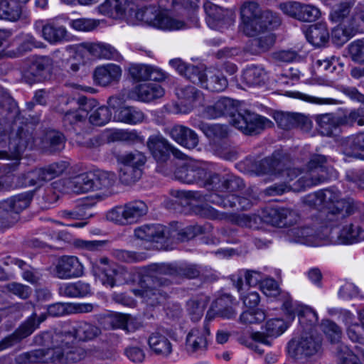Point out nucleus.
I'll list each match as a JSON object with an SVG mask.
<instances>
[{
  "mask_svg": "<svg viewBox=\"0 0 364 364\" xmlns=\"http://www.w3.org/2000/svg\"><path fill=\"white\" fill-rule=\"evenodd\" d=\"M65 137L61 132L55 130H47V154L60 153L65 147Z\"/></svg>",
  "mask_w": 364,
  "mask_h": 364,
  "instance_id": "nucleus-57",
  "label": "nucleus"
},
{
  "mask_svg": "<svg viewBox=\"0 0 364 364\" xmlns=\"http://www.w3.org/2000/svg\"><path fill=\"white\" fill-rule=\"evenodd\" d=\"M318 124V131L323 136H331L333 135L341 124V115L333 113L320 114L316 117Z\"/></svg>",
  "mask_w": 364,
  "mask_h": 364,
  "instance_id": "nucleus-36",
  "label": "nucleus"
},
{
  "mask_svg": "<svg viewBox=\"0 0 364 364\" xmlns=\"http://www.w3.org/2000/svg\"><path fill=\"white\" fill-rule=\"evenodd\" d=\"M93 310L92 304L55 303L47 306V315L62 316L65 314L89 313Z\"/></svg>",
  "mask_w": 364,
  "mask_h": 364,
  "instance_id": "nucleus-30",
  "label": "nucleus"
},
{
  "mask_svg": "<svg viewBox=\"0 0 364 364\" xmlns=\"http://www.w3.org/2000/svg\"><path fill=\"white\" fill-rule=\"evenodd\" d=\"M208 323L191 329L186 338V350L188 353L204 351L208 347V338L210 336Z\"/></svg>",
  "mask_w": 364,
  "mask_h": 364,
  "instance_id": "nucleus-22",
  "label": "nucleus"
},
{
  "mask_svg": "<svg viewBox=\"0 0 364 364\" xmlns=\"http://www.w3.org/2000/svg\"><path fill=\"white\" fill-rule=\"evenodd\" d=\"M80 46L96 58L117 59L119 57L117 50L109 44L82 43Z\"/></svg>",
  "mask_w": 364,
  "mask_h": 364,
  "instance_id": "nucleus-45",
  "label": "nucleus"
},
{
  "mask_svg": "<svg viewBox=\"0 0 364 364\" xmlns=\"http://www.w3.org/2000/svg\"><path fill=\"white\" fill-rule=\"evenodd\" d=\"M46 179V169L43 168L21 173L18 177L17 183L21 186H41Z\"/></svg>",
  "mask_w": 364,
  "mask_h": 364,
  "instance_id": "nucleus-52",
  "label": "nucleus"
},
{
  "mask_svg": "<svg viewBox=\"0 0 364 364\" xmlns=\"http://www.w3.org/2000/svg\"><path fill=\"white\" fill-rule=\"evenodd\" d=\"M90 173H84L64 181L66 191L83 193L92 191Z\"/></svg>",
  "mask_w": 364,
  "mask_h": 364,
  "instance_id": "nucleus-39",
  "label": "nucleus"
},
{
  "mask_svg": "<svg viewBox=\"0 0 364 364\" xmlns=\"http://www.w3.org/2000/svg\"><path fill=\"white\" fill-rule=\"evenodd\" d=\"M280 23V18L277 14L270 10L262 11L257 25H255L256 35L266 29L277 27Z\"/></svg>",
  "mask_w": 364,
  "mask_h": 364,
  "instance_id": "nucleus-56",
  "label": "nucleus"
},
{
  "mask_svg": "<svg viewBox=\"0 0 364 364\" xmlns=\"http://www.w3.org/2000/svg\"><path fill=\"white\" fill-rule=\"evenodd\" d=\"M200 87L211 92H221L228 87V80L218 70H206Z\"/></svg>",
  "mask_w": 364,
  "mask_h": 364,
  "instance_id": "nucleus-40",
  "label": "nucleus"
},
{
  "mask_svg": "<svg viewBox=\"0 0 364 364\" xmlns=\"http://www.w3.org/2000/svg\"><path fill=\"white\" fill-rule=\"evenodd\" d=\"M153 269L160 276H168L173 279H196L200 276V269L194 264L175 265L172 264H154Z\"/></svg>",
  "mask_w": 364,
  "mask_h": 364,
  "instance_id": "nucleus-18",
  "label": "nucleus"
},
{
  "mask_svg": "<svg viewBox=\"0 0 364 364\" xmlns=\"http://www.w3.org/2000/svg\"><path fill=\"white\" fill-rule=\"evenodd\" d=\"M348 50L353 61L364 64V38L351 42L348 45Z\"/></svg>",
  "mask_w": 364,
  "mask_h": 364,
  "instance_id": "nucleus-64",
  "label": "nucleus"
},
{
  "mask_svg": "<svg viewBox=\"0 0 364 364\" xmlns=\"http://www.w3.org/2000/svg\"><path fill=\"white\" fill-rule=\"evenodd\" d=\"M147 146L153 157L159 163L166 162L172 153L177 158H181L182 153L172 147L165 139L160 136H151L147 141Z\"/></svg>",
  "mask_w": 364,
  "mask_h": 364,
  "instance_id": "nucleus-24",
  "label": "nucleus"
},
{
  "mask_svg": "<svg viewBox=\"0 0 364 364\" xmlns=\"http://www.w3.org/2000/svg\"><path fill=\"white\" fill-rule=\"evenodd\" d=\"M60 103L63 105L70 104L77 105L78 107L75 110H68L63 107H60L58 111L65 112L63 118L65 126L68 124L71 126L74 129H82L86 124L87 117V108L90 107L94 100H88L86 97H80L77 100L74 98L61 97Z\"/></svg>",
  "mask_w": 364,
  "mask_h": 364,
  "instance_id": "nucleus-11",
  "label": "nucleus"
},
{
  "mask_svg": "<svg viewBox=\"0 0 364 364\" xmlns=\"http://www.w3.org/2000/svg\"><path fill=\"white\" fill-rule=\"evenodd\" d=\"M142 176V169L121 165L119 171V181L124 185L130 186L138 181Z\"/></svg>",
  "mask_w": 364,
  "mask_h": 364,
  "instance_id": "nucleus-60",
  "label": "nucleus"
},
{
  "mask_svg": "<svg viewBox=\"0 0 364 364\" xmlns=\"http://www.w3.org/2000/svg\"><path fill=\"white\" fill-rule=\"evenodd\" d=\"M136 238L146 242H161L170 238V230L166 227L157 225H145L134 230Z\"/></svg>",
  "mask_w": 364,
  "mask_h": 364,
  "instance_id": "nucleus-27",
  "label": "nucleus"
},
{
  "mask_svg": "<svg viewBox=\"0 0 364 364\" xmlns=\"http://www.w3.org/2000/svg\"><path fill=\"white\" fill-rule=\"evenodd\" d=\"M341 124L343 126L353 127L364 125V102L358 108L346 109L341 115Z\"/></svg>",
  "mask_w": 364,
  "mask_h": 364,
  "instance_id": "nucleus-53",
  "label": "nucleus"
},
{
  "mask_svg": "<svg viewBox=\"0 0 364 364\" xmlns=\"http://www.w3.org/2000/svg\"><path fill=\"white\" fill-rule=\"evenodd\" d=\"M171 194L177 198L180 203L184 202L186 205H191V201H208L211 203L220 205L223 208H236L237 209L246 210L250 208L256 200L255 196L248 195V198L239 197L235 194L225 196L212 193L203 196L198 191L172 190Z\"/></svg>",
  "mask_w": 364,
  "mask_h": 364,
  "instance_id": "nucleus-4",
  "label": "nucleus"
},
{
  "mask_svg": "<svg viewBox=\"0 0 364 364\" xmlns=\"http://www.w3.org/2000/svg\"><path fill=\"white\" fill-rule=\"evenodd\" d=\"M168 332L164 328H157L152 332L147 340L151 351L163 358L170 356L173 352L171 341L167 338Z\"/></svg>",
  "mask_w": 364,
  "mask_h": 364,
  "instance_id": "nucleus-23",
  "label": "nucleus"
},
{
  "mask_svg": "<svg viewBox=\"0 0 364 364\" xmlns=\"http://www.w3.org/2000/svg\"><path fill=\"white\" fill-rule=\"evenodd\" d=\"M266 73L259 66L251 65L247 67L242 73V80L248 86H257L264 83Z\"/></svg>",
  "mask_w": 364,
  "mask_h": 364,
  "instance_id": "nucleus-54",
  "label": "nucleus"
},
{
  "mask_svg": "<svg viewBox=\"0 0 364 364\" xmlns=\"http://www.w3.org/2000/svg\"><path fill=\"white\" fill-rule=\"evenodd\" d=\"M91 180V188L95 191H108L112 188L117 181L115 173L108 171H97L90 173Z\"/></svg>",
  "mask_w": 364,
  "mask_h": 364,
  "instance_id": "nucleus-41",
  "label": "nucleus"
},
{
  "mask_svg": "<svg viewBox=\"0 0 364 364\" xmlns=\"http://www.w3.org/2000/svg\"><path fill=\"white\" fill-rule=\"evenodd\" d=\"M132 91V100L150 102L160 98L164 95V90L158 83L140 84L134 87Z\"/></svg>",
  "mask_w": 364,
  "mask_h": 364,
  "instance_id": "nucleus-32",
  "label": "nucleus"
},
{
  "mask_svg": "<svg viewBox=\"0 0 364 364\" xmlns=\"http://www.w3.org/2000/svg\"><path fill=\"white\" fill-rule=\"evenodd\" d=\"M117 161L121 165L134 168L137 167L142 169L146 161V157L142 152L135 150L119 156Z\"/></svg>",
  "mask_w": 364,
  "mask_h": 364,
  "instance_id": "nucleus-59",
  "label": "nucleus"
},
{
  "mask_svg": "<svg viewBox=\"0 0 364 364\" xmlns=\"http://www.w3.org/2000/svg\"><path fill=\"white\" fill-rule=\"evenodd\" d=\"M278 126L283 129L299 127L304 132L311 128V121L306 116L299 113L278 112L274 115Z\"/></svg>",
  "mask_w": 364,
  "mask_h": 364,
  "instance_id": "nucleus-26",
  "label": "nucleus"
},
{
  "mask_svg": "<svg viewBox=\"0 0 364 364\" xmlns=\"http://www.w3.org/2000/svg\"><path fill=\"white\" fill-rule=\"evenodd\" d=\"M362 232L363 231L358 226L350 224L342 228L338 236V240L343 244H351L358 240Z\"/></svg>",
  "mask_w": 364,
  "mask_h": 364,
  "instance_id": "nucleus-63",
  "label": "nucleus"
},
{
  "mask_svg": "<svg viewBox=\"0 0 364 364\" xmlns=\"http://www.w3.org/2000/svg\"><path fill=\"white\" fill-rule=\"evenodd\" d=\"M288 237L290 241L307 245H320L324 239L321 231L311 226L293 228L288 230Z\"/></svg>",
  "mask_w": 364,
  "mask_h": 364,
  "instance_id": "nucleus-21",
  "label": "nucleus"
},
{
  "mask_svg": "<svg viewBox=\"0 0 364 364\" xmlns=\"http://www.w3.org/2000/svg\"><path fill=\"white\" fill-rule=\"evenodd\" d=\"M92 273L99 278L102 284L107 287H113L115 284V269L110 264L107 257H101L92 262Z\"/></svg>",
  "mask_w": 364,
  "mask_h": 364,
  "instance_id": "nucleus-29",
  "label": "nucleus"
},
{
  "mask_svg": "<svg viewBox=\"0 0 364 364\" xmlns=\"http://www.w3.org/2000/svg\"><path fill=\"white\" fill-rule=\"evenodd\" d=\"M127 5V0H105L98 6V11L103 15L117 17L125 13Z\"/></svg>",
  "mask_w": 364,
  "mask_h": 364,
  "instance_id": "nucleus-51",
  "label": "nucleus"
},
{
  "mask_svg": "<svg viewBox=\"0 0 364 364\" xmlns=\"http://www.w3.org/2000/svg\"><path fill=\"white\" fill-rule=\"evenodd\" d=\"M259 3L254 0L243 1L240 6V30L247 36H256L255 25L262 12Z\"/></svg>",
  "mask_w": 364,
  "mask_h": 364,
  "instance_id": "nucleus-14",
  "label": "nucleus"
},
{
  "mask_svg": "<svg viewBox=\"0 0 364 364\" xmlns=\"http://www.w3.org/2000/svg\"><path fill=\"white\" fill-rule=\"evenodd\" d=\"M324 208L329 209L326 214L327 223L338 222L355 213L357 203L353 198H341V193L336 188L320 190Z\"/></svg>",
  "mask_w": 364,
  "mask_h": 364,
  "instance_id": "nucleus-5",
  "label": "nucleus"
},
{
  "mask_svg": "<svg viewBox=\"0 0 364 364\" xmlns=\"http://www.w3.org/2000/svg\"><path fill=\"white\" fill-rule=\"evenodd\" d=\"M237 302H234L232 297L229 294H224L214 301V306L217 307L218 316L224 318H232L236 316L235 306Z\"/></svg>",
  "mask_w": 364,
  "mask_h": 364,
  "instance_id": "nucleus-48",
  "label": "nucleus"
},
{
  "mask_svg": "<svg viewBox=\"0 0 364 364\" xmlns=\"http://www.w3.org/2000/svg\"><path fill=\"white\" fill-rule=\"evenodd\" d=\"M355 4V0H343L335 5L330 14V19L335 23H344L348 21L353 24H358L355 14L350 15L351 9Z\"/></svg>",
  "mask_w": 364,
  "mask_h": 364,
  "instance_id": "nucleus-35",
  "label": "nucleus"
},
{
  "mask_svg": "<svg viewBox=\"0 0 364 364\" xmlns=\"http://www.w3.org/2000/svg\"><path fill=\"white\" fill-rule=\"evenodd\" d=\"M1 106L10 114H14V121L11 124L0 120V146H8L11 154L18 156L21 154L33 139L30 129L39 122L38 116L28 115L29 118L18 112L16 102L10 97L5 96Z\"/></svg>",
  "mask_w": 364,
  "mask_h": 364,
  "instance_id": "nucleus-2",
  "label": "nucleus"
},
{
  "mask_svg": "<svg viewBox=\"0 0 364 364\" xmlns=\"http://www.w3.org/2000/svg\"><path fill=\"white\" fill-rule=\"evenodd\" d=\"M17 364H44L46 363V350L38 348L21 353L16 356Z\"/></svg>",
  "mask_w": 364,
  "mask_h": 364,
  "instance_id": "nucleus-58",
  "label": "nucleus"
},
{
  "mask_svg": "<svg viewBox=\"0 0 364 364\" xmlns=\"http://www.w3.org/2000/svg\"><path fill=\"white\" fill-rule=\"evenodd\" d=\"M239 102L229 97H221L213 105L205 107L203 114L208 119L222 116L231 117L230 123L245 134H257L267 127L272 122L249 111L238 112Z\"/></svg>",
  "mask_w": 364,
  "mask_h": 364,
  "instance_id": "nucleus-3",
  "label": "nucleus"
},
{
  "mask_svg": "<svg viewBox=\"0 0 364 364\" xmlns=\"http://www.w3.org/2000/svg\"><path fill=\"white\" fill-rule=\"evenodd\" d=\"M112 117V112L106 106H101L91 110L89 116L90 124L97 127H102L107 124Z\"/></svg>",
  "mask_w": 364,
  "mask_h": 364,
  "instance_id": "nucleus-62",
  "label": "nucleus"
},
{
  "mask_svg": "<svg viewBox=\"0 0 364 364\" xmlns=\"http://www.w3.org/2000/svg\"><path fill=\"white\" fill-rule=\"evenodd\" d=\"M176 94L178 98L181 100V106L184 107L183 109L180 108L178 112L186 113L192 109L193 102L199 97L200 92L193 86H186L177 88Z\"/></svg>",
  "mask_w": 364,
  "mask_h": 364,
  "instance_id": "nucleus-47",
  "label": "nucleus"
},
{
  "mask_svg": "<svg viewBox=\"0 0 364 364\" xmlns=\"http://www.w3.org/2000/svg\"><path fill=\"white\" fill-rule=\"evenodd\" d=\"M129 74L136 81L154 80L160 81L165 78L161 70L148 65L132 64L129 67Z\"/></svg>",
  "mask_w": 364,
  "mask_h": 364,
  "instance_id": "nucleus-31",
  "label": "nucleus"
},
{
  "mask_svg": "<svg viewBox=\"0 0 364 364\" xmlns=\"http://www.w3.org/2000/svg\"><path fill=\"white\" fill-rule=\"evenodd\" d=\"M144 118V112L134 106H124L116 110L114 114L115 121L132 125L142 122Z\"/></svg>",
  "mask_w": 364,
  "mask_h": 364,
  "instance_id": "nucleus-38",
  "label": "nucleus"
},
{
  "mask_svg": "<svg viewBox=\"0 0 364 364\" xmlns=\"http://www.w3.org/2000/svg\"><path fill=\"white\" fill-rule=\"evenodd\" d=\"M59 333L55 330L50 333V346L47 348V362L53 364H65V347L64 343H55L53 337Z\"/></svg>",
  "mask_w": 364,
  "mask_h": 364,
  "instance_id": "nucleus-49",
  "label": "nucleus"
},
{
  "mask_svg": "<svg viewBox=\"0 0 364 364\" xmlns=\"http://www.w3.org/2000/svg\"><path fill=\"white\" fill-rule=\"evenodd\" d=\"M275 41L276 36L274 33H263L250 41L248 50L254 55L266 53L273 47Z\"/></svg>",
  "mask_w": 364,
  "mask_h": 364,
  "instance_id": "nucleus-44",
  "label": "nucleus"
},
{
  "mask_svg": "<svg viewBox=\"0 0 364 364\" xmlns=\"http://www.w3.org/2000/svg\"><path fill=\"white\" fill-rule=\"evenodd\" d=\"M203 7L207 15L206 22L208 26L213 29H218L228 14V10L210 1H206Z\"/></svg>",
  "mask_w": 364,
  "mask_h": 364,
  "instance_id": "nucleus-46",
  "label": "nucleus"
},
{
  "mask_svg": "<svg viewBox=\"0 0 364 364\" xmlns=\"http://www.w3.org/2000/svg\"><path fill=\"white\" fill-rule=\"evenodd\" d=\"M50 273L60 279L77 278L83 275L84 267L78 257L64 255L59 257L53 267H50Z\"/></svg>",
  "mask_w": 364,
  "mask_h": 364,
  "instance_id": "nucleus-13",
  "label": "nucleus"
},
{
  "mask_svg": "<svg viewBox=\"0 0 364 364\" xmlns=\"http://www.w3.org/2000/svg\"><path fill=\"white\" fill-rule=\"evenodd\" d=\"M169 63L180 75L184 76L193 83L200 86L205 75V70L199 66L186 64L181 59L171 60Z\"/></svg>",
  "mask_w": 364,
  "mask_h": 364,
  "instance_id": "nucleus-34",
  "label": "nucleus"
},
{
  "mask_svg": "<svg viewBox=\"0 0 364 364\" xmlns=\"http://www.w3.org/2000/svg\"><path fill=\"white\" fill-rule=\"evenodd\" d=\"M299 218L298 213L289 208H271L264 215L266 223L279 228L290 226Z\"/></svg>",
  "mask_w": 364,
  "mask_h": 364,
  "instance_id": "nucleus-25",
  "label": "nucleus"
},
{
  "mask_svg": "<svg viewBox=\"0 0 364 364\" xmlns=\"http://www.w3.org/2000/svg\"><path fill=\"white\" fill-rule=\"evenodd\" d=\"M151 270L154 273L153 276V285L147 286L144 288L134 289V294L143 299L144 301L148 305L156 306L164 300L167 296V293L161 289L157 287H166L171 284L172 282L167 279L165 275H159L154 269L153 265Z\"/></svg>",
  "mask_w": 364,
  "mask_h": 364,
  "instance_id": "nucleus-12",
  "label": "nucleus"
},
{
  "mask_svg": "<svg viewBox=\"0 0 364 364\" xmlns=\"http://www.w3.org/2000/svg\"><path fill=\"white\" fill-rule=\"evenodd\" d=\"M306 39L315 46H321L328 42L329 32L326 23H318L311 25L306 32Z\"/></svg>",
  "mask_w": 364,
  "mask_h": 364,
  "instance_id": "nucleus-43",
  "label": "nucleus"
},
{
  "mask_svg": "<svg viewBox=\"0 0 364 364\" xmlns=\"http://www.w3.org/2000/svg\"><path fill=\"white\" fill-rule=\"evenodd\" d=\"M136 18L148 25L164 30H178L183 28V21L170 17L160 11L156 5H149L139 9Z\"/></svg>",
  "mask_w": 364,
  "mask_h": 364,
  "instance_id": "nucleus-7",
  "label": "nucleus"
},
{
  "mask_svg": "<svg viewBox=\"0 0 364 364\" xmlns=\"http://www.w3.org/2000/svg\"><path fill=\"white\" fill-rule=\"evenodd\" d=\"M209 301V297L204 294L193 296L187 301L186 311L193 321H198L202 318Z\"/></svg>",
  "mask_w": 364,
  "mask_h": 364,
  "instance_id": "nucleus-42",
  "label": "nucleus"
},
{
  "mask_svg": "<svg viewBox=\"0 0 364 364\" xmlns=\"http://www.w3.org/2000/svg\"><path fill=\"white\" fill-rule=\"evenodd\" d=\"M33 195L23 193L0 203V228L9 225L11 213L18 214L30 204Z\"/></svg>",
  "mask_w": 364,
  "mask_h": 364,
  "instance_id": "nucleus-15",
  "label": "nucleus"
},
{
  "mask_svg": "<svg viewBox=\"0 0 364 364\" xmlns=\"http://www.w3.org/2000/svg\"><path fill=\"white\" fill-rule=\"evenodd\" d=\"M65 364L76 363L84 360L87 356L85 350L76 344H65Z\"/></svg>",
  "mask_w": 364,
  "mask_h": 364,
  "instance_id": "nucleus-61",
  "label": "nucleus"
},
{
  "mask_svg": "<svg viewBox=\"0 0 364 364\" xmlns=\"http://www.w3.org/2000/svg\"><path fill=\"white\" fill-rule=\"evenodd\" d=\"M174 175L176 179L183 183H197L203 187V182L209 174L198 163L191 161L179 166L176 170Z\"/></svg>",
  "mask_w": 364,
  "mask_h": 364,
  "instance_id": "nucleus-19",
  "label": "nucleus"
},
{
  "mask_svg": "<svg viewBox=\"0 0 364 364\" xmlns=\"http://www.w3.org/2000/svg\"><path fill=\"white\" fill-rule=\"evenodd\" d=\"M101 334V329L92 323L85 321L74 323L70 328L59 331L54 336V342H63L65 344H76L77 342L92 341Z\"/></svg>",
  "mask_w": 364,
  "mask_h": 364,
  "instance_id": "nucleus-6",
  "label": "nucleus"
},
{
  "mask_svg": "<svg viewBox=\"0 0 364 364\" xmlns=\"http://www.w3.org/2000/svg\"><path fill=\"white\" fill-rule=\"evenodd\" d=\"M21 14V6L16 0L0 1V18L15 21Z\"/></svg>",
  "mask_w": 364,
  "mask_h": 364,
  "instance_id": "nucleus-55",
  "label": "nucleus"
},
{
  "mask_svg": "<svg viewBox=\"0 0 364 364\" xmlns=\"http://www.w3.org/2000/svg\"><path fill=\"white\" fill-rule=\"evenodd\" d=\"M359 30V24L348 21L338 23L331 32V40L334 44L341 46L352 38Z\"/></svg>",
  "mask_w": 364,
  "mask_h": 364,
  "instance_id": "nucleus-37",
  "label": "nucleus"
},
{
  "mask_svg": "<svg viewBox=\"0 0 364 364\" xmlns=\"http://www.w3.org/2000/svg\"><path fill=\"white\" fill-rule=\"evenodd\" d=\"M246 162L248 166L250 165V171L257 175H280L284 178V183L275 184L267 188L266 193L269 196L281 195L290 189L299 192L321 183L328 178L325 167L327 157L321 154H314L311 156L306 171L291 167L282 168L281 161L272 159L253 162L247 159Z\"/></svg>",
  "mask_w": 364,
  "mask_h": 364,
  "instance_id": "nucleus-1",
  "label": "nucleus"
},
{
  "mask_svg": "<svg viewBox=\"0 0 364 364\" xmlns=\"http://www.w3.org/2000/svg\"><path fill=\"white\" fill-rule=\"evenodd\" d=\"M90 285L87 283L78 281L61 285L59 288V294L66 297H83L90 292Z\"/></svg>",
  "mask_w": 364,
  "mask_h": 364,
  "instance_id": "nucleus-50",
  "label": "nucleus"
},
{
  "mask_svg": "<svg viewBox=\"0 0 364 364\" xmlns=\"http://www.w3.org/2000/svg\"><path fill=\"white\" fill-rule=\"evenodd\" d=\"M203 187L208 191H214V193H226L228 196L242 190L245 183L242 178L231 173H209L204 181Z\"/></svg>",
  "mask_w": 364,
  "mask_h": 364,
  "instance_id": "nucleus-10",
  "label": "nucleus"
},
{
  "mask_svg": "<svg viewBox=\"0 0 364 364\" xmlns=\"http://www.w3.org/2000/svg\"><path fill=\"white\" fill-rule=\"evenodd\" d=\"M311 329L312 328L308 330L309 332L303 333L300 338H294L289 342L288 353L291 357H311L321 351L322 339L319 336L314 334Z\"/></svg>",
  "mask_w": 364,
  "mask_h": 364,
  "instance_id": "nucleus-9",
  "label": "nucleus"
},
{
  "mask_svg": "<svg viewBox=\"0 0 364 364\" xmlns=\"http://www.w3.org/2000/svg\"><path fill=\"white\" fill-rule=\"evenodd\" d=\"M282 309L291 318L296 314L299 323L306 330H310L318 322L317 314L309 306L294 304L292 299L287 295L282 304Z\"/></svg>",
  "mask_w": 364,
  "mask_h": 364,
  "instance_id": "nucleus-16",
  "label": "nucleus"
},
{
  "mask_svg": "<svg viewBox=\"0 0 364 364\" xmlns=\"http://www.w3.org/2000/svg\"><path fill=\"white\" fill-rule=\"evenodd\" d=\"M45 319L46 314H42L38 319L36 318V314L29 317L12 334L0 341V351L19 343L23 338L29 336Z\"/></svg>",
  "mask_w": 364,
  "mask_h": 364,
  "instance_id": "nucleus-17",
  "label": "nucleus"
},
{
  "mask_svg": "<svg viewBox=\"0 0 364 364\" xmlns=\"http://www.w3.org/2000/svg\"><path fill=\"white\" fill-rule=\"evenodd\" d=\"M122 76L121 68L115 64L109 63L96 68L94 72L95 82L101 86H108L118 82Z\"/></svg>",
  "mask_w": 364,
  "mask_h": 364,
  "instance_id": "nucleus-33",
  "label": "nucleus"
},
{
  "mask_svg": "<svg viewBox=\"0 0 364 364\" xmlns=\"http://www.w3.org/2000/svg\"><path fill=\"white\" fill-rule=\"evenodd\" d=\"M147 212L148 207L144 202L134 200L113 208L107 213V218L116 224L127 225L136 223Z\"/></svg>",
  "mask_w": 364,
  "mask_h": 364,
  "instance_id": "nucleus-8",
  "label": "nucleus"
},
{
  "mask_svg": "<svg viewBox=\"0 0 364 364\" xmlns=\"http://www.w3.org/2000/svg\"><path fill=\"white\" fill-rule=\"evenodd\" d=\"M165 132L174 141L187 149H194L198 144L196 132L185 126L176 124L166 128Z\"/></svg>",
  "mask_w": 364,
  "mask_h": 364,
  "instance_id": "nucleus-28",
  "label": "nucleus"
},
{
  "mask_svg": "<svg viewBox=\"0 0 364 364\" xmlns=\"http://www.w3.org/2000/svg\"><path fill=\"white\" fill-rule=\"evenodd\" d=\"M282 11L301 21H313L320 16V11L311 5L299 2H287L280 4Z\"/></svg>",
  "mask_w": 364,
  "mask_h": 364,
  "instance_id": "nucleus-20",
  "label": "nucleus"
}]
</instances>
